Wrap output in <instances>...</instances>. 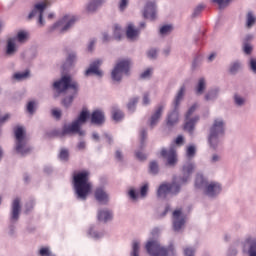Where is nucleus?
Returning a JSON list of instances; mask_svg holds the SVG:
<instances>
[{"label": "nucleus", "instance_id": "obj_58", "mask_svg": "<svg viewBox=\"0 0 256 256\" xmlns=\"http://www.w3.org/2000/svg\"><path fill=\"white\" fill-rule=\"evenodd\" d=\"M140 137H141V147H143L145 143V139H147V130L142 129L140 132Z\"/></svg>", "mask_w": 256, "mask_h": 256}, {"label": "nucleus", "instance_id": "obj_19", "mask_svg": "<svg viewBox=\"0 0 256 256\" xmlns=\"http://www.w3.org/2000/svg\"><path fill=\"white\" fill-rule=\"evenodd\" d=\"M87 237L94 239V241H99L105 237V230L101 229L98 224L91 225L87 230Z\"/></svg>", "mask_w": 256, "mask_h": 256}, {"label": "nucleus", "instance_id": "obj_25", "mask_svg": "<svg viewBox=\"0 0 256 256\" xmlns=\"http://www.w3.org/2000/svg\"><path fill=\"white\" fill-rule=\"evenodd\" d=\"M139 33L141 31L139 28H135V25L133 23H129L126 29V37L127 39H130V41H135L139 37Z\"/></svg>", "mask_w": 256, "mask_h": 256}, {"label": "nucleus", "instance_id": "obj_55", "mask_svg": "<svg viewBox=\"0 0 256 256\" xmlns=\"http://www.w3.org/2000/svg\"><path fill=\"white\" fill-rule=\"evenodd\" d=\"M27 111H28V113H30V115H33V113H35V102L34 101L28 102Z\"/></svg>", "mask_w": 256, "mask_h": 256}, {"label": "nucleus", "instance_id": "obj_30", "mask_svg": "<svg viewBox=\"0 0 256 256\" xmlns=\"http://www.w3.org/2000/svg\"><path fill=\"white\" fill-rule=\"evenodd\" d=\"M242 67H243V64L239 60H236L230 63V66H229L230 75H237L240 69H242Z\"/></svg>", "mask_w": 256, "mask_h": 256}, {"label": "nucleus", "instance_id": "obj_22", "mask_svg": "<svg viewBox=\"0 0 256 256\" xmlns=\"http://www.w3.org/2000/svg\"><path fill=\"white\" fill-rule=\"evenodd\" d=\"M97 219L100 223H111L113 221V210L101 208L97 212Z\"/></svg>", "mask_w": 256, "mask_h": 256}, {"label": "nucleus", "instance_id": "obj_20", "mask_svg": "<svg viewBox=\"0 0 256 256\" xmlns=\"http://www.w3.org/2000/svg\"><path fill=\"white\" fill-rule=\"evenodd\" d=\"M221 191H223V187L219 184V182H210L204 189L205 195H207V197H211L212 199L217 197V195H220Z\"/></svg>", "mask_w": 256, "mask_h": 256}, {"label": "nucleus", "instance_id": "obj_3", "mask_svg": "<svg viewBox=\"0 0 256 256\" xmlns=\"http://www.w3.org/2000/svg\"><path fill=\"white\" fill-rule=\"evenodd\" d=\"M74 190L76 193V199L85 201L87 195L91 193V183H89V171L84 170L77 173L73 177Z\"/></svg>", "mask_w": 256, "mask_h": 256}, {"label": "nucleus", "instance_id": "obj_28", "mask_svg": "<svg viewBox=\"0 0 256 256\" xmlns=\"http://www.w3.org/2000/svg\"><path fill=\"white\" fill-rule=\"evenodd\" d=\"M233 103L235 107H245V105H247V98L239 93H235L233 95Z\"/></svg>", "mask_w": 256, "mask_h": 256}, {"label": "nucleus", "instance_id": "obj_61", "mask_svg": "<svg viewBox=\"0 0 256 256\" xmlns=\"http://www.w3.org/2000/svg\"><path fill=\"white\" fill-rule=\"evenodd\" d=\"M250 69L253 71V73H256V59L251 58L250 59Z\"/></svg>", "mask_w": 256, "mask_h": 256}, {"label": "nucleus", "instance_id": "obj_15", "mask_svg": "<svg viewBox=\"0 0 256 256\" xmlns=\"http://www.w3.org/2000/svg\"><path fill=\"white\" fill-rule=\"evenodd\" d=\"M76 133H78L80 137L85 135V131L81 130V126L73 121L71 124H65L62 130L57 132V135L58 137H65V135H75Z\"/></svg>", "mask_w": 256, "mask_h": 256}, {"label": "nucleus", "instance_id": "obj_4", "mask_svg": "<svg viewBox=\"0 0 256 256\" xmlns=\"http://www.w3.org/2000/svg\"><path fill=\"white\" fill-rule=\"evenodd\" d=\"M225 135V120L223 118H215L208 135V143L211 149H217L223 141Z\"/></svg>", "mask_w": 256, "mask_h": 256}, {"label": "nucleus", "instance_id": "obj_12", "mask_svg": "<svg viewBox=\"0 0 256 256\" xmlns=\"http://www.w3.org/2000/svg\"><path fill=\"white\" fill-rule=\"evenodd\" d=\"M197 107H199V105L197 103H194L185 114L184 131H188L190 135H193L195 125H197V123L199 122V116L191 117L193 113L197 111Z\"/></svg>", "mask_w": 256, "mask_h": 256}, {"label": "nucleus", "instance_id": "obj_41", "mask_svg": "<svg viewBox=\"0 0 256 256\" xmlns=\"http://www.w3.org/2000/svg\"><path fill=\"white\" fill-rule=\"evenodd\" d=\"M28 77L29 71L17 72L13 75V78L16 79V81H23V79H27Z\"/></svg>", "mask_w": 256, "mask_h": 256}, {"label": "nucleus", "instance_id": "obj_6", "mask_svg": "<svg viewBox=\"0 0 256 256\" xmlns=\"http://www.w3.org/2000/svg\"><path fill=\"white\" fill-rule=\"evenodd\" d=\"M29 39V32L21 30L13 38H8L6 41L5 55L6 57H13L17 53V42L25 43Z\"/></svg>", "mask_w": 256, "mask_h": 256}, {"label": "nucleus", "instance_id": "obj_13", "mask_svg": "<svg viewBox=\"0 0 256 256\" xmlns=\"http://www.w3.org/2000/svg\"><path fill=\"white\" fill-rule=\"evenodd\" d=\"M47 9L45 2L37 3L28 15V19H37L38 27H45V20L43 19V13Z\"/></svg>", "mask_w": 256, "mask_h": 256}, {"label": "nucleus", "instance_id": "obj_18", "mask_svg": "<svg viewBox=\"0 0 256 256\" xmlns=\"http://www.w3.org/2000/svg\"><path fill=\"white\" fill-rule=\"evenodd\" d=\"M103 65V60L97 59L90 63L88 69L85 71V77H91V75H96V77H103V71L99 69Z\"/></svg>", "mask_w": 256, "mask_h": 256}, {"label": "nucleus", "instance_id": "obj_27", "mask_svg": "<svg viewBox=\"0 0 256 256\" xmlns=\"http://www.w3.org/2000/svg\"><path fill=\"white\" fill-rule=\"evenodd\" d=\"M105 3V0H90V3L86 6V11L88 13H95L99 7H102V5Z\"/></svg>", "mask_w": 256, "mask_h": 256}, {"label": "nucleus", "instance_id": "obj_47", "mask_svg": "<svg viewBox=\"0 0 256 256\" xmlns=\"http://www.w3.org/2000/svg\"><path fill=\"white\" fill-rule=\"evenodd\" d=\"M153 74V68H147L140 74V79H149Z\"/></svg>", "mask_w": 256, "mask_h": 256}, {"label": "nucleus", "instance_id": "obj_32", "mask_svg": "<svg viewBox=\"0 0 256 256\" xmlns=\"http://www.w3.org/2000/svg\"><path fill=\"white\" fill-rule=\"evenodd\" d=\"M255 23H256V16L255 14H253L252 11H249L246 14V28L247 29L253 28V25H255Z\"/></svg>", "mask_w": 256, "mask_h": 256}, {"label": "nucleus", "instance_id": "obj_54", "mask_svg": "<svg viewBox=\"0 0 256 256\" xmlns=\"http://www.w3.org/2000/svg\"><path fill=\"white\" fill-rule=\"evenodd\" d=\"M243 51L246 55H251L253 52V46L249 43L244 44Z\"/></svg>", "mask_w": 256, "mask_h": 256}, {"label": "nucleus", "instance_id": "obj_29", "mask_svg": "<svg viewBox=\"0 0 256 256\" xmlns=\"http://www.w3.org/2000/svg\"><path fill=\"white\" fill-rule=\"evenodd\" d=\"M208 185L209 183H207V179L205 178V176H203V174L201 173H198L195 179L196 189H205V187H207Z\"/></svg>", "mask_w": 256, "mask_h": 256}, {"label": "nucleus", "instance_id": "obj_50", "mask_svg": "<svg viewBox=\"0 0 256 256\" xmlns=\"http://www.w3.org/2000/svg\"><path fill=\"white\" fill-rule=\"evenodd\" d=\"M119 11H125V9H127V7H129V0H120L119 1Z\"/></svg>", "mask_w": 256, "mask_h": 256}, {"label": "nucleus", "instance_id": "obj_17", "mask_svg": "<svg viewBox=\"0 0 256 256\" xmlns=\"http://www.w3.org/2000/svg\"><path fill=\"white\" fill-rule=\"evenodd\" d=\"M172 227L175 233H181L185 227V214L181 210H175L172 216Z\"/></svg>", "mask_w": 256, "mask_h": 256}, {"label": "nucleus", "instance_id": "obj_37", "mask_svg": "<svg viewBox=\"0 0 256 256\" xmlns=\"http://www.w3.org/2000/svg\"><path fill=\"white\" fill-rule=\"evenodd\" d=\"M140 251H141V243L138 240H134L132 242V251L130 253V256H139Z\"/></svg>", "mask_w": 256, "mask_h": 256}, {"label": "nucleus", "instance_id": "obj_24", "mask_svg": "<svg viewBox=\"0 0 256 256\" xmlns=\"http://www.w3.org/2000/svg\"><path fill=\"white\" fill-rule=\"evenodd\" d=\"M164 109H165V105L160 104L157 106L155 111L152 113V115L150 117V127L152 129L159 123V119H161V115H163Z\"/></svg>", "mask_w": 256, "mask_h": 256}, {"label": "nucleus", "instance_id": "obj_59", "mask_svg": "<svg viewBox=\"0 0 256 256\" xmlns=\"http://www.w3.org/2000/svg\"><path fill=\"white\" fill-rule=\"evenodd\" d=\"M194 253H195V248L193 247H188L184 249L185 256H193Z\"/></svg>", "mask_w": 256, "mask_h": 256}, {"label": "nucleus", "instance_id": "obj_31", "mask_svg": "<svg viewBox=\"0 0 256 256\" xmlns=\"http://www.w3.org/2000/svg\"><path fill=\"white\" fill-rule=\"evenodd\" d=\"M113 39L115 41H121L123 39V28L119 24H115L113 27Z\"/></svg>", "mask_w": 256, "mask_h": 256}, {"label": "nucleus", "instance_id": "obj_62", "mask_svg": "<svg viewBox=\"0 0 256 256\" xmlns=\"http://www.w3.org/2000/svg\"><path fill=\"white\" fill-rule=\"evenodd\" d=\"M52 115L55 119H61V110L60 109H53Z\"/></svg>", "mask_w": 256, "mask_h": 256}, {"label": "nucleus", "instance_id": "obj_36", "mask_svg": "<svg viewBox=\"0 0 256 256\" xmlns=\"http://www.w3.org/2000/svg\"><path fill=\"white\" fill-rule=\"evenodd\" d=\"M206 86L207 83L205 82V78H200L196 86V95H203Z\"/></svg>", "mask_w": 256, "mask_h": 256}, {"label": "nucleus", "instance_id": "obj_42", "mask_svg": "<svg viewBox=\"0 0 256 256\" xmlns=\"http://www.w3.org/2000/svg\"><path fill=\"white\" fill-rule=\"evenodd\" d=\"M196 151L197 150L195 148V145L188 146L186 149V155H187L188 159H193V157H195Z\"/></svg>", "mask_w": 256, "mask_h": 256}, {"label": "nucleus", "instance_id": "obj_44", "mask_svg": "<svg viewBox=\"0 0 256 256\" xmlns=\"http://www.w3.org/2000/svg\"><path fill=\"white\" fill-rule=\"evenodd\" d=\"M123 117H124L123 111H121V110H113L112 118L114 119V121H121V119H123Z\"/></svg>", "mask_w": 256, "mask_h": 256}, {"label": "nucleus", "instance_id": "obj_9", "mask_svg": "<svg viewBox=\"0 0 256 256\" xmlns=\"http://www.w3.org/2000/svg\"><path fill=\"white\" fill-rule=\"evenodd\" d=\"M131 69V59H123L117 62L111 72V79L116 83H121L123 75H129Z\"/></svg>", "mask_w": 256, "mask_h": 256}, {"label": "nucleus", "instance_id": "obj_8", "mask_svg": "<svg viewBox=\"0 0 256 256\" xmlns=\"http://www.w3.org/2000/svg\"><path fill=\"white\" fill-rule=\"evenodd\" d=\"M184 97H185V86H181L173 101L174 110L170 114H168V117H167L168 127H173V125H175L177 121H179V105H181V101H183Z\"/></svg>", "mask_w": 256, "mask_h": 256}, {"label": "nucleus", "instance_id": "obj_43", "mask_svg": "<svg viewBox=\"0 0 256 256\" xmlns=\"http://www.w3.org/2000/svg\"><path fill=\"white\" fill-rule=\"evenodd\" d=\"M149 171L152 175H157V173H159V164L155 161L151 162L149 165Z\"/></svg>", "mask_w": 256, "mask_h": 256}, {"label": "nucleus", "instance_id": "obj_10", "mask_svg": "<svg viewBox=\"0 0 256 256\" xmlns=\"http://www.w3.org/2000/svg\"><path fill=\"white\" fill-rule=\"evenodd\" d=\"M75 16L65 15L62 19L49 27V32L57 31L58 33H67L75 25Z\"/></svg>", "mask_w": 256, "mask_h": 256}, {"label": "nucleus", "instance_id": "obj_35", "mask_svg": "<svg viewBox=\"0 0 256 256\" xmlns=\"http://www.w3.org/2000/svg\"><path fill=\"white\" fill-rule=\"evenodd\" d=\"M77 62V53L76 52H70L66 58L65 66L66 67H73L75 63Z\"/></svg>", "mask_w": 256, "mask_h": 256}, {"label": "nucleus", "instance_id": "obj_2", "mask_svg": "<svg viewBox=\"0 0 256 256\" xmlns=\"http://www.w3.org/2000/svg\"><path fill=\"white\" fill-rule=\"evenodd\" d=\"M53 89L58 95H61V93H65L67 89L71 90V95L64 98L62 101V105H64L66 108H69L73 103V99H75V95H77V93L79 92V84L77 83V81L71 79V76L64 75L61 77L60 80L53 83Z\"/></svg>", "mask_w": 256, "mask_h": 256}, {"label": "nucleus", "instance_id": "obj_26", "mask_svg": "<svg viewBox=\"0 0 256 256\" xmlns=\"http://www.w3.org/2000/svg\"><path fill=\"white\" fill-rule=\"evenodd\" d=\"M91 123L94 125H102L105 123V114L101 110H95L91 115Z\"/></svg>", "mask_w": 256, "mask_h": 256}, {"label": "nucleus", "instance_id": "obj_21", "mask_svg": "<svg viewBox=\"0 0 256 256\" xmlns=\"http://www.w3.org/2000/svg\"><path fill=\"white\" fill-rule=\"evenodd\" d=\"M143 15L145 19L155 21L157 19V4L153 1H148L144 7Z\"/></svg>", "mask_w": 256, "mask_h": 256}, {"label": "nucleus", "instance_id": "obj_33", "mask_svg": "<svg viewBox=\"0 0 256 256\" xmlns=\"http://www.w3.org/2000/svg\"><path fill=\"white\" fill-rule=\"evenodd\" d=\"M219 97V88L209 90L205 95L206 101H215Z\"/></svg>", "mask_w": 256, "mask_h": 256}, {"label": "nucleus", "instance_id": "obj_23", "mask_svg": "<svg viewBox=\"0 0 256 256\" xmlns=\"http://www.w3.org/2000/svg\"><path fill=\"white\" fill-rule=\"evenodd\" d=\"M94 198L100 205H107L109 203V193L103 188H96L94 191Z\"/></svg>", "mask_w": 256, "mask_h": 256}, {"label": "nucleus", "instance_id": "obj_56", "mask_svg": "<svg viewBox=\"0 0 256 256\" xmlns=\"http://www.w3.org/2000/svg\"><path fill=\"white\" fill-rule=\"evenodd\" d=\"M201 11H203V5L200 4L194 9L192 17H199V15H201Z\"/></svg>", "mask_w": 256, "mask_h": 256}, {"label": "nucleus", "instance_id": "obj_57", "mask_svg": "<svg viewBox=\"0 0 256 256\" xmlns=\"http://www.w3.org/2000/svg\"><path fill=\"white\" fill-rule=\"evenodd\" d=\"M149 59H157V49L152 48L147 53Z\"/></svg>", "mask_w": 256, "mask_h": 256}, {"label": "nucleus", "instance_id": "obj_1", "mask_svg": "<svg viewBox=\"0 0 256 256\" xmlns=\"http://www.w3.org/2000/svg\"><path fill=\"white\" fill-rule=\"evenodd\" d=\"M195 171V163L186 162L182 168L183 176L180 178H175L173 183H163L159 186L157 190V197L159 199H165L167 195H177L181 191V185H185L189 179H191V173Z\"/></svg>", "mask_w": 256, "mask_h": 256}, {"label": "nucleus", "instance_id": "obj_16", "mask_svg": "<svg viewBox=\"0 0 256 256\" xmlns=\"http://www.w3.org/2000/svg\"><path fill=\"white\" fill-rule=\"evenodd\" d=\"M160 155L163 159H166V165H168V167H175V165H177V150H175V145L172 144L169 150L163 148Z\"/></svg>", "mask_w": 256, "mask_h": 256}, {"label": "nucleus", "instance_id": "obj_45", "mask_svg": "<svg viewBox=\"0 0 256 256\" xmlns=\"http://www.w3.org/2000/svg\"><path fill=\"white\" fill-rule=\"evenodd\" d=\"M128 196L131 199V201H137V199H139V194L137 193V190H135V188H131L128 191Z\"/></svg>", "mask_w": 256, "mask_h": 256}, {"label": "nucleus", "instance_id": "obj_48", "mask_svg": "<svg viewBox=\"0 0 256 256\" xmlns=\"http://www.w3.org/2000/svg\"><path fill=\"white\" fill-rule=\"evenodd\" d=\"M39 255L41 256H53V252H51V249L49 247H42L39 250Z\"/></svg>", "mask_w": 256, "mask_h": 256}, {"label": "nucleus", "instance_id": "obj_39", "mask_svg": "<svg viewBox=\"0 0 256 256\" xmlns=\"http://www.w3.org/2000/svg\"><path fill=\"white\" fill-rule=\"evenodd\" d=\"M137 103H139V98L137 97H134L129 101L127 107L130 113H133L135 111V107H137Z\"/></svg>", "mask_w": 256, "mask_h": 256}, {"label": "nucleus", "instance_id": "obj_64", "mask_svg": "<svg viewBox=\"0 0 256 256\" xmlns=\"http://www.w3.org/2000/svg\"><path fill=\"white\" fill-rule=\"evenodd\" d=\"M151 103V100L149 99V93H145L143 96V105H149Z\"/></svg>", "mask_w": 256, "mask_h": 256}, {"label": "nucleus", "instance_id": "obj_46", "mask_svg": "<svg viewBox=\"0 0 256 256\" xmlns=\"http://www.w3.org/2000/svg\"><path fill=\"white\" fill-rule=\"evenodd\" d=\"M173 31V27L171 25H164L160 28V35H169Z\"/></svg>", "mask_w": 256, "mask_h": 256}, {"label": "nucleus", "instance_id": "obj_38", "mask_svg": "<svg viewBox=\"0 0 256 256\" xmlns=\"http://www.w3.org/2000/svg\"><path fill=\"white\" fill-rule=\"evenodd\" d=\"M149 193V182L143 183V185L140 187V197L141 199H145Z\"/></svg>", "mask_w": 256, "mask_h": 256}, {"label": "nucleus", "instance_id": "obj_40", "mask_svg": "<svg viewBox=\"0 0 256 256\" xmlns=\"http://www.w3.org/2000/svg\"><path fill=\"white\" fill-rule=\"evenodd\" d=\"M60 161L67 162L69 161V150L66 148H62L59 153Z\"/></svg>", "mask_w": 256, "mask_h": 256}, {"label": "nucleus", "instance_id": "obj_52", "mask_svg": "<svg viewBox=\"0 0 256 256\" xmlns=\"http://www.w3.org/2000/svg\"><path fill=\"white\" fill-rule=\"evenodd\" d=\"M33 207H35V201L30 200L25 205V213H29L33 210Z\"/></svg>", "mask_w": 256, "mask_h": 256}, {"label": "nucleus", "instance_id": "obj_63", "mask_svg": "<svg viewBox=\"0 0 256 256\" xmlns=\"http://www.w3.org/2000/svg\"><path fill=\"white\" fill-rule=\"evenodd\" d=\"M102 41L104 43H109V41H111V36H109V33L107 32L102 33Z\"/></svg>", "mask_w": 256, "mask_h": 256}, {"label": "nucleus", "instance_id": "obj_53", "mask_svg": "<svg viewBox=\"0 0 256 256\" xmlns=\"http://www.w3.org/2000/svg\"><path fill=\"white\" fill-rule=\"evenodd\" d=\"M219 161H221V155H219L217 153L212 154V156L210 158V163L215 165V163H219Z\"/></svg>", "mask_w": 256, "mask_h": 256}, {"label": "nucleus", "instance_id": "obj_14", "mask_svg": "<svg viewBox=\"0 0 256 256\" xmlns=\"http://www.w3.org/2000/svg\"><path fill=\"white\" fill-rule=\"evenodd\" d=\"M243 255L256 256V236L248 235L241 243Z\"/></svg>", "mask_w": 256, "mask_h": 256}, {"label": "nucleus", "instance_id": "obj_51", "mask_svg": "<svg viewBox=\"0 0 256 256\" xmlns=\"http://www.w3.org/2000/svg\"><path fill=\"white\" fill-rule=\"evenodd\" d=\"M238 253H239V250L236 247L231 246L228 249V251L226 253V256H237Z\"/></svg>", "mask_w": 256, "mask_h": 256}, {"label": "nucleus", "instance_id": "obj_11", "mask_svg": "<svg viewBox=\"0 0 256 256\" xmlns=\"http://www.w3.org/2000/svg\"><path fill=\"white\" fill-rule=\"evenodd\" d=\"M145 249L149 256H169V251L173 249V247H163L157 240H150L146 243Z\"/></svg>", "mask_w": 256, "mask_h": 256}, {"label": "nucleus", "instance_id": "obj_49", "mask_svg": "<svg viewBox=\"0 0 256 256\" xmlns=\"http://www.w3.org/2000/svg\"><path fill=\"white\" fill-rule=\"evenodd\" d=\"M213 3H217L219 9H224V7H227L231 0H212Z\"/></svg>", "mask_w": 256, "mask_h": 256}, {"label": "nucleus", "instance_id": "obj_34", "mask_svg": "<svg viewBox=\"0 0 256 256\" xmlns=\"http://www.w3.org/2000/svg\"><path fill=\"white\" fill-rule=\"evenodd\" d=\"M87 119H89V112L87 110H83L74 122L81 127L83 123H86Z\"/></svg>", "mask_w": 256, "mask_h": 256}, {"label": "nucleus", "instance_id": "obj_60", "mask_svg": "<svg viewBox=\"0 0 256 256\" xmlns=\"http://www.w3.org/2000/svg\"><path fill=\"white\" fill-rule=\"evenodd\" d=\"M136 157L137 159H139V161H145L147 159V155H145L143 152L141 151H136Z\"/></svg>", "mask_w": 256, "mask_h": 256}, {"label": "nucleus", "instance_id": "obj_7", "mask_svg": "<svg viewBox=\"0 0 256 256\" xmlns=\"http://www.w3.org/2000/svg\"><path fill=\"white\" fill-rule=\"evenodd\" d=\"M21 215V198H15L12 201L11 208H10V225L8 228V234L11 237H15L17 235V227L15 223L19 221V217Z\"/></svg>", "mask_w": 256, "mask_h": 256}, {"label": "nucleus", "instance_id": "obj_5", "mask_svg": "<svg viewBox=\"0 0 256 256\" xmlns=\"http://www.w3.org/2000/svg\"><path fill=\"white\" fill-rule=\"evenodd\" d=\"M14 135L16 139L15 151L18 155L25 157L31 151V147L27 145V135L25 134V128L18 126L14 128Z\"/></svg>", "mask_w": 256, "mask_h": 256}]
</instances>
